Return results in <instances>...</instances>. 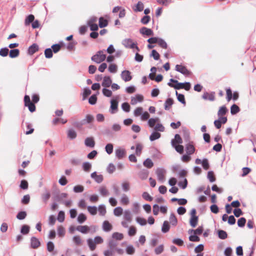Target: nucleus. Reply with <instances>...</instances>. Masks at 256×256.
<instances>
[{
  "instance_id": "obj_1",
  "label": "nucleus",
  "mask_w": 256,
  "mask_h": 256,
  "mask_svg": "<svg viewBox=\"0 0 256 256\" xmlns=\"http://www.w3.org/2000/svg\"><path fill=\"white\" fill-rule=\"evenodd\" d=\"M170 81L176 84H172L169 82L168 83V85L170 87L174 88L175 89L179 90L184 88L186 90H189L190 88V82L180 83L178 82L177 80L172 78L170 80Z\"/></svg>"
},
{
  "instance_id": "obj_2",
  "label": "nucleus",
  "mask_w": 256,
  "mask_h": 256,
  "mask_svg": "<svg viewBox=\"0 0 256 256\" xmlns=\"http://www.w3.org/2000/svg\"><path fill=\"white\" fill-rule=\"evenodd\" d=\"M24 106H27L29 110L31 112H33L36 110V106L34 105V103L32 102H31L30 97L26 95L24 97Z\"/></svg>"
},
{
  "instance_id": "obj_3",
  "label": "nucleus",
  "mask_w": 256,
  "mask_h": 256,
  "mask_svg": "<svg viewBox=\"0 0 256 256\" xmlns=\"http://www.w3.org/2000/svg\"><path fill=\"white\" fill-rule=\"evenodd\" d=\"M106 58V56L104 54L103 51L100 50L96 54L92 56V60L98 64L104 61Z\"/></svg>"
},
{
  "instance_id": "obj_4",
  "label": "nucleus",
  "mask_w": 256,
  "mask_h": 256,
  "mask_svg": "<svg viewBox=\"0 0 256 256\" xmlns=\"http://www.w3.org/2000/svg\"><path fill=\"white\" fill-rule=\"evenodd\" d=\"M124 46L127 48H138L137 43L130 38H126L123 40Z\"/></svg>"
},
{
  "instance_id": "obj_5",
  "label": "nucleus",
  "mask_w": 256,
  "mask_h": 256,
  "mask_svg": "<svg viewBox=\"0 0 256 256\" xmlns=\"http://www.w3.org/2000/svg\"><path fill=\"white\" fill-rule=\"evenodd\" d=\"M156 172L158 180L161 182H164L165 180L166 170L164 168H158L156 169Z\"/></svg>"
},
{
  "instance_id": "obj_6",
  "label": "nucleus",
  "mask_w": 256,
  "mask_h": 256,
  "mask_svg": "<svg viewBox=\"0 0 256 256\" xmlns=\"http://www.w3.org/2000/svg\"><path fill=\"white\" fill-rule=\"evenodd\" d=\"M97 18L96 17L91 18L88 22V26L92 31H96L98 30V26L96 24Z\"/></svg>"
},
{
  "instance_id": "obj_7",
  "label": "nucleus",
  "mask_w": 256,
  "mask_h": 256,
  "mask_svg": "<svg viewBox=\"0 0 256 256\" xmlns=\"http://www.w3.org/2000/svg\"><path fill=\"white\" fill-rule=\"evenodd\" d=\"M176 70L186 76H188L190 74V72L182 65H176Z\"/></svg>"
},
{
  "instance_id": "obj_8",
  "label": "nucleus",
  "mask_w": 256,
  "mask_h": 256,
  "mask_svg": "<svg viewBox=\"0 0 256 256\" xmlns=\"http://www.w3.org/2000/svg\"><path fill=\"white\" fill-rule=\"evenodd\" d=\"M108 246L110 250H108L104 251V256H112L114 254V248L115 246L113 244L112 242H110L108 244Z\"/></svg>"
},
{
  "instance_id": "obj_9",
  "label": "nucleus",
  "mask_w": 256,
  "mask_h": 256,
  "mask_svg": "<svg viewBox=\"0 0 256 256\" xmlns=\"http://www.w3.org/2000/svg\"><path fill=\"white\" fill-rule=\"evenodd\" d=\"M121 76L122 79L125 82L130 81L132 78L130 72L126 70L122 72Z\"/></svg>"
},
{
  "instance_id": "obj_10",
  "label": "nucleus",
  "mask_w": 256,
  "mask_h": 256,
  "mask_svg": "<svg viewBox=\"0 0 256 256\" xmlns=\"http://www.w3.org/2000/svg\"><path fill=\"white\" fill-rule=\"evenodd\" d=\"M215 93L212 92L208 93L207 92H204L202 95V98L205 100H209L210 101H214L215 99Z\"/></svg>"
},
{
  "instance_id": "obj_11",
  "label": "nucleus",
  "mask_w": 256,
  "mask_h": 256,
  "mask_svg": "<svg viewBox=\"0 0 256 256\" xmlns=\"http://www.w3.org/2000/svg\"><path fill=\"white\" fill-rule=\"evenodd\" d=\"M144 100V96L142 95L136 94L135 97H132L130 100V104L132 105H134L137 104L138 102H141Z\"/></svg>"
},
{
  "instance_id": "obj_12",
  "label": "nucleus",
  "mask_w": 256,
  "mask_h": 256,
  "mask_svg": "<svg viewBox=\"0 0 256 256\" xmlns=\"http://www.w3.org/2000/svg\"><path fill=\"white\" fill-rule=\"evenodd\" d=\"M126 152L124 149L118 148L116 150V155L118 159H121L125 156Z\"/></svg>"
},
{
  "instance_id": "obj_13",
  "label": "nucleus",
  "mask_w": 256,
  "mask_h": 256,
  "mask_svg": "<svg viewBox=\"0 0 256 256\" xmlns=\"http://www.w3.org/2000/svg\"><path fill=\"white\" fill-rule=\"evenodd\" d=\"M112 228V226L110 224L108 221L105 220L102 224V229L105 232H110Z\"/></svg>"
},
{
  "instance_id": "obj_14",
  "label": "nucleus",
  "mask_w": 256,
  "mask_h": 256,
  "mask_svg": "<svg viewBox=\"0 0 256 256\" xmlns=\"http://www.w3.org/2000/svg\"><path fill=\"white\" fill-rule=\"evenodd\" d=\"M110 103H111V105H110L111 113L114 114L118 110V102L117 100H112L110 102Z\"/></svg>"
},
{
  "instance_id": "obj_15",
  "label": "nucleus",
  "mask_w": 256,
  "mask_h": 256,
  "mask_svg": "<svg viewBox=\"0 0 256 256\" xmlns=\"http://www.w3.org/2000/svg\"><path fill=\"white\" fill-rule=\"evenodd\" d=\"M112 84V80L110 76H108L104 77L102 82V86L108 88Z\"/></svg>"
},
{
  "instance_id": "obj_16",
  "label": "nucleus",
  "mask_w": 256,
  "mask_h": 256,
  "mask_svg": "<svg viewBox=\"0 0 256 256\" xmlns=\"http://www.w3.org/2000/svg\"><path fill=\"white\" fill-rule=\"evenodd\" d=\"M60 49H46L44 52V54L46 57L47 58H50L52 56V52L54 53L58 52Z\"/></svg>"
},
{
  "instance_id": "obj_17",
  "label": "nucleus",
  "mask_w": 256,
  "mask_h": 256,
  "mask_svg": "<svg viewBox=\"0 0 256 256\" xmlns=\"http://www.w3.org/2000/svg\"><path fill=\"white\" fill-rule=\"evenodd\" d=\"M76 230L82 234H86L90 231V228L88 226H80L76 228Z\"/></svg>"
},
{
  "instance_id": "obj_18",
  "label": "nucleus",
  "mask_w": 256,
  "mask_h": 256,
  "mask_svg": "<svg viewBox=\"0 0 256 256\" xmlns=\"http://www.w3.org/2000/svg\"><path fill=\"white\" fill-rule=\"evenodd\" d=\"M85 144L87 146H89V147H90V148H94V145H95V142H94V138L92 137H90V138H87L86 140H85Z\"/></svg>"
},
{
  "instance_id": "obj_19",
  "label": "nucleus",
  "mask_w": 256,
  "mask_h": 256,
  "mask_svg": "<svg viewBox=\"0 0 256 256\" xmlns=\"http://www.w3.org/2000/svg\"><path fill=\"white\" fill-rule=\"evenodd\" d=\"M182 139L178 134H176L174 136V139L172 141V146L176 145L177 144H182Z\"/></svg>"
},
{
  "instance_id": "obj_20",
  "label": "nucleus",
  "mask_w": 256,
  "mask_h": 256,
  "mask_svg": "<svg viewBox=\"0 0 256 256\" xmlns=\"http://www.w3.org/2000/svg\"><path fill=\"white\" fill-rule=\"evenodd\" d=\"M40 245V242L38 239L35 237H32L31 238V246L34 248H38Z\"/></svg>"
},
{
  "instance_id": "obj_21",
  "label": "nucleus",
  "mask_w": 256,
  "mask_h": 256,
  "mask_svg": "<svg viewBox=\"0 0 256 256\" xmlns=\"http://www.w3.org/2000/svg\"><path fill=\"white\" fill-rule=\"evenodd\" d=\"M91 177L94 178L96 182L100 183L103 180L102 175H98L96 172H94L91 174Z\"/></svg>"
},
{
  "instance_id": "obj_22",
  "label": "nucleus",
  "mask_w": 256,
  "mask_h": 256,
  "mask_svg": "<svg viewBox=\"0 0 256 256\" xmlns=\"http://www.w3.org/2000/svg\"><path fill=\"white\" fill-rule=\"evenodd\" d=\"M198 216H191L190 223L192 228H195L198 224Z\"/></svg>"
},
{
  "instance_id": "obj_23",
  "label": "nucleus",
  "mask_w": 256,
  "mask_h": 256,
  "mask_svg": "<svg viewBox=\"0 0 256 256\" xmlns=\"http://www.w3.org/2000/svg\"><path fill=\"white\" fill-rule=\"evenodd\" d=\"M87 243L90 250L94 251L96 248V244L92 238L87 240Z\"/></svg>"
},
{
  "instance_id": "obj_24",
  "label": "nucleus",
  "mask_w": 256,
  "mask_h": 256,
  "mask_svg": "<svg viewBox=\"0 0 256 256\" xmlns=\"http://www.w3.org/2000/svg\"><path fill=\"white\" fill-rule=\"evenodd\" d=\"M228 112V109L225 106H223L220 108V109L218 112V117L224 116Z\"/></svg>"
},
{
  "instance_id": "obj_25",
  "label": "nucleus",
  "mask_w": 256,
  "mask_h": 256,
  "mask_svg": "<svg viewBox=\"0 0 256 256\" xmlns=\"http://www.w3.org/2000/svg\"><path fill=\"white\" fill-rule=\"evenodd\" d=\"M186 153L190 155L194 152L195 148L192 144H189L186 146Z\"/></svg>"
},
{
  "instance_id": "obj_26",
  "label": "nucleus",
  "mask_w": 256,
  "mask_h": 256,
  "mask_svg": "<svg viewBox=\"0 0 256 256\" xmlns=\"http://www.w3.org/2000/svg\"><path fill=\"white\" fill-rule=\"evenodd\" d=\"M144 166L148 168H150L154 166V163L150 158H146L143 162Z\"/></svg>"
},
{
  "instance_id": "obj_27",
  "label": "nucleus",
  "mask_w": 256,
  "mask_h": 256,
  "mask_svg": "<svg viewBox=\"0 0 256 256\" xmlns=\"http://www.w3.org/2000/svg\"><path fill=\"white\" fill-rule=\"evenodd\" d=\"M34 20V16L33 14L28 15L25 20L24 24L26 26H28L32 22H33Z\"/></svg>"
},
{
  "instance_id": "obj_28",
  "label": "nucleus",
  "mask_w": 256,
  "mask_h": 256,
  "mask_svg": "<svg viewBox=\"0 0 256 256\" xmlns=\"http://www.w3.org/2000/svg\"><path fill=\"white\" fill-rule=\"evenodd\" d=\"M159 121H160V119L158 118H151L149 119L148 124L150 128H153L154 126V125L156 124L159 122Z\"/></svg>"
},
{
  "instance_id": "obj_29",
  "label": "nucleus",
  "mask_w": 256,
  "mask_h": 256,
  "mask_svg": "<svg viewBox=\"0 0 256 256\" xmlns=\"http://www.w3.org/2000/svg\"><path fill=\"white\" fill-rule=\"evenodd\" d=\"M140 32L142 34L148 36H152L153 34L152 30L146 28H142L140 30Z\"/></svg>"
},
{
  "instance_id": "obj_30",
  "label": "nucleus",
  "mask_w": 256,
  "mask_h": 256,
  "mask_svg": "<svg viewBox=\"0 0 256 256\" xmlns=\"http://www.w3.org/2000/svg\"><path fill=\"white\" fill-rule=\"evenodd\" d=\"M67 122V120L64 119L62 118H54L52 120V124L54 125H56L59 123H62L64 124Z\"/></svg>"
},
{
  "instance_id": "obj_31",
  "label": "nucleus",
  "mask_w": 256,
  "mask_h": 256,
  "mask_svg": "<svg viewBox=\"0 0 256 256\" xmlns=\"http://www.w3.org/2000/svg\"><path fill=\"white\" fill-rule=\"evenodd\" d=\"M173 102H174V101H173L172 99L170 98H168L166 100L165 104H164L165 110H168L170 108V106L173 104Z\"/></svg>"
},
{
  "instance_id": "obj_32",
  "label": "nucleus",
  "mask_w": 256,
  "mask_h": 256,
  "mask_svg": "<svg viewBox=\"0 0 256 256\" xmlns=\"http://www.w3.org/2000/svg\"><path fill=\"white\" fill-rule=\"evenodd\" d=\"M76 132L72 129H70L68 131V136L70 139H74L76 137Z\"/></svg>"
},
{
  "instance_id": "obj_33",
  "label": "nucleus",
  "mask_w": 256,
  "mask_h": 256,
  "mask_svg": "<svg viewBox=\"0 0 256 256\" xmlns=\"http://www.w3.org/2000/svg\"><path fill=\"white\" fill-rule=\"evenodd\" d=\"M73 242L76 246L82 244V240L80 236H75L73 237Z\"/></svg>"
},
{
  "instance_id": "obj_34",
  "label": "nucleus",
  "mask_w": 256,
  "mask_h": 256,
  "mask_svg": "<svg viewBox=\"0 0 256 256\" xmlns=\"http://www.w3.org/2000/svg\"><path fill=\"white\" fill-rule=\"evenodd\" d=\"M124 220L128 222H130L132 220V216L130 212L128 210H126L124 212Z\"/></svg>"
},
{
  "instance_id": "obj_35",
  "label": "nucleus",
  "mask_w": 256,
  "mask_h": 256,
  "mask_svg": "<svg viewBox=\"0 0 256 256\" xmlns=\"http://www.w3.org/2000/svg\"><path fill=\"white\" fill-rule=\"evenodd\" d=\"M108 22L106 20H105L102 17H100L99 18V26L100 28H104L108 26Z\"/></svg>"
},
{
  "instance_id": "obj_36",
  "label": "nucleus",
  "mask_w": 256,
  "mask_h": 256,
  "mask_svg": "<svg viewBox=\"0 0 256 256\" xmlns=\"http://www.w3.org/2000/svg\"><path fill=\"white\" fill-rule=\"evenodd\" d=\"M170 228V226L169 225L168 222V221H164V222L162 230L163 232L166 233L169 231Z\"/></svg>"
},
{
  "instance_id": "obj_37",
  "label": "nucleus",
  "mask_w": 256,
  "mask_h": 256,
  "mask_svg": "<svg viewBox=\"0 0 256 256\" xmlns=\"http://www.w3.org/2000/svg\"><path fill=\"white\" fill-rule=\"evenodd\" d=\"M88 212L92 214V215H96L98 212V209L96 206H88L87 208Z\"/></svg>"
},
{
  "instance_id": "obj_38",
  "label": "nucleus",
  "mask_w": 256,
  "mask_h": 256,
  "mask_svg": "<svg viewBox=\"0 0 256 256\" xmlns=\"http://www.w3.org/2000/svg\"><path fill=\"white\" fill-rule=\"evenodd\" d=\"M155 46L161 47L162 48H166L167 44L164 40L158 39L156 44Z\"/></svg>"
},
{
  "instance_id": "obj_39",
  "label": "nucleus",
  "mask_w": 256,
  "mask_h": 256,
  "mask_svg": "<svg viewBox=\"0 0 256 256\" xmlns=\"http://www.w3.org/2000/svg\"><path fill=\"white\" fill-rule=\"evenodd\" d=\"M161 136L160 134L158 132H153L150 136V139L151 141H154L156 140L159 138Z\"/></svg>"
},
{
  "instance_id": "obj_40",
  "label": "nucleus",
  "mask_w": 256,
  "mask_h": 256,
  "mask_svg": "<svg viewBox=\"0 0 256 256\" xmlns=\"http://www.w3.org/2000/svg\"><path fill=\"white\" fill-rule=\"evenodd\" d=\"M240 109L239 107L235 104L232 105L230 108V112L232 114H237L240 112Z\"/></svg>"
},
{
  "instance_id": "obj_41",
  "label": "nucleus",
  "mask_w": 256,
  "mask_h": 256,
  "mask_svg": "<svg viewBox=\"0 0 256 256\" xmlns=\"http://www.w3.org/2000/svg\"><path fill=\"white\" fill-rule=\"evenodd\" d=\"M94 120V116L91 114H87L86 116V118L83 120V122L85 124V122L88 124H90Z\"/></svg>"
},
{
  "instance_id": "obj_42",
  "label": "nucleus",
  "mask_w": 256,
  "mask_h": 256,
  "mask_svg": "<svg viewBox=\"0 0 256 256\" xmlns=\"http://www.w3.org/2000/svg\"><path fill=\"white\" fill-rule=\"evenodd\" d=\"M112 237L113 238L116 239V240H120L123 239L124 236L122 234L115 232L113 233Z\"/></svg>"
},
{
  "instance_id": "obj_43",
  "label": "nucleus",
  "mask_w": 256,
  "mask_h": 256,
  "mask_svg": "<svg viewBox=\"0 0 256 256\" xmlns=\"http://www.w3.org/2000/svg\"><path fill=\"white\" fill-rule=\"evenodd\" d=\"M99 192L100 194L102 196H107L108 195L109 192L108 190L106 189V188L105 186H101L99 189Z\"/></svg>"
},
{
  "instance_id": "obj_44",
  "label": "nucleus",
  "mask_w": 256,
  "mask_h": 256,
  "mask_svg": "<svg viewBox=\"0 0 256 256\" xmlns=\"http://www.w3.org/2000/svg\"><path fill=\"white\" fill-rule=\"evenodd\" d=\"M98 211L99 212V214L102 216H104L106 212V208L103 205H100L98 206Z\"/></svg>"
},
{
  "instance_id": "obj_45",
  "label": "nucleus",
  "mask_w": 256,
  "mask_h": 256,
  "mask_svg": "<svg viewBox=\"0 0 256 256\" xmlns=\"http://www.w3.org/2000/svg\"><path fill=\"white\" fill-rule=\"evenodd\" d=\"M170 224L173 226H176L178 223L177 218L174 214H172L170 216Z\"/></svg>"
},
{
  "instance_id": "obj_46",
  "label": "nucleus",
  "mask_w": 256,
  "mask_h": 256,
  "mask_svg": "<svg viewBox=\"0 0 256 256\" xmlns=\"http://www.w3.org/2000/svg\"><path fill=\"white\" fill-rule=\"evenodd\" d=\"M123 210L121 207H116L114 210V214L116 216H118L122 214Z\"/></svg>"
},
{
  "instance_id": "obj_47",
  "label": "nucleus",
  "mask_w": 256,
  "mask_h": 256,
  "mask_svg": "<svg viewBox=\"0 0 256 256\" xmlns=\"http://www.w3.org/2000/svg\"><path fill=\"white\" fill-rule=\"evenodd\" d=\"M120 202L123 205H128L129 204L128 198L125 194H124L120 199Z\"/></svg>"
},
{
  "instance_id": "obj_48",
  "label": "nucleus",
  "mask_w": 256,
  "mask_h": 256,
  "mask_svg": "<svg viewBox=\"0 0 256 256\" xmlns=\"http://www.w3.org/2000/svg\"><path fill=\"white\" fill-rule=\"evenodd\" d=\"M144 4L141 2H138L134 9L135 12H142L144 10Z\"/></svg>"
},
{
  "instance_id": "obj_49",
  "label": "nucleus",
  "mask_w": 256,
  "mask_h": 256,
  "mask_svg": "<svg viewBox=\"0 0 256 256\" xmlns=\"http://www.w3.org/2000/svg\"><path fill=\"white\" fill-rule=\"evenodd\" d=\"M208 178L211 182L216 180V177L213 172L210 171L208 172Z\"/></svg>"
},
{
  "instance_id": "obj_50",
  "label": "nucleus",
  "mask_w": 256,
  "mask_h": 256,
  "mask_svg": "<svg viewBox=\"0 0 256 256\" xmlns=\"http://www.w3.org/2000/svg\"><path fill=\"white\" fill-rule=\"evenodd\" d=\"M86 220V216L84 214H80L78 217V221L79 223L82 224Z\"/></svg>"
},
{
  "instance_id": "obj_51",
  "label": "nucleus",
  "mask_w": 256,
  "mask_h": 256,
  "mask_svg": "<svg viewBox=\"0 0 256 256\" xmlns=\"http://www.w3.org/2000/svg\"><path fill=\"white\" fill-rule=\"evenodd\" d=\"M118 70L117 66L116 64H112L108 66V70L110 72L115 73Z\"/></svg>"
},
{
  "instance_id": "obj_52",
  "label": "nucleus",
  "mask_w": 256,
  "mask_h": 256,
  "mask_svg": "<svg viewBox=\"0 0 256 256\" xmlns=\"http://www.w3.org/2000/svg\"><path fill=\"white\" fill-rule=\"evenodd\" d=\"M218 237L222 240L226 239L228 237L227 233L223 230H218Z\"/></svg>"
},
{
  "instance_id": "obj_53",
  "label": "nucleus",
  "mask_w": 256,
  "mask_h": 256,
  "mask_svg": "<svg viewBox=\"0 0 256 256\" xmlns=\"http://www.w3.org/2000/svg\"><path fill=\"white\" fill-rule=\"evenodd\" d=\"M19 54V51L18 49H12L10 52V56L11 58H15Z\"/></svg>"
},
{
  "instance_id": "obj_54",
  "label": "nucleus",
  "mask_w": 256,
  "mask_h": 256,
  "mask_svg": "<svg viewBox=\"0 0 256 256\" xmlns=\"http://www.w3.org/2000/svg\"><path fill=\"white\" fill-rule=\"evenodd\" d=\"M58 236L60 237H62L64 236L65 234V230L62 226H60L58 227Z\"/></svg>"
},
{
  "instance_id": "obj_55",
  "label": "nucleus",
  "mask_w": 256,
  "mask_h": 256,
  "mask_svg": "<svg viewBox=\"0 0 256 256\" xmlns=\"http://www.w3.org/2000/svg\"><path fill=\"white\" fill-rule=\"evenodd\" d=\"M122 186L123 190L125 192H128L130 189V184L129 182H122Z\"/></svg>"
},
{
  "instance_id": "obj_56",
  "label": "nucleus",
  "mask_w": 256,
  "mask_h": 256,
  "mask_svg": "<svg viewBox=\"0 0 256 256\" xmlns=\"http://www.w3.org/2000/svg\"><path fill=\"white\" fill-rule=\"evenodd\" d=\"M65 218L64 212L63 211H60L58 214V220L62 222H63Z\"/></svg>"
},
{
  "instance_id": "obj_57",
  "label": "nucleus",
  "mask_w": 256,
  "mask_h": 256,
  "mask_svg": "<svg viewBox=\"0 0 256 256\" xmlns=\"http://www.w3.org/2000/svg\"><path fill=\"white\" fill-rule=\"evenodd\" d=\"M66 44L62 42H60L58 44H53L51 48H64Z\"/></svg>"
},
{
  "instance_id": "obj_58",
  "label": "nucleus",
  "mask_w": 256,
  "mask_h": 256,
  "mask_svg": "<svg viewBox=\"0 0 256 256\" xmlns=\"http://www.w3.org/2000/svg\"><path fill=\"white\" fill-rule=\"evenodd\" d=\"M136 154L138 156H140L142 153V145L140 144H136Z\"/></svg>"
},
{
  "instance_id": "obj_59",
  "label": "nucleus",
  "mask_w": 256,
  "mask_h": 256,
  "mask_svg": "<svg viewBox=\"0 0 256 256\" xmlns=\"http://www.w3.org/2000/svg\"><path fill=\"white\" fill-rule=\"evenodd\" d=\"M106 150L108 154H111L113 152V145L112 144H106Z\"/></svg>"
},
{
  "instance_id": "obj_60",
  "label": "nucleus",
  "mask_w": 256,
  "mask_h": 256,
  "mask_svg": "<svg viewBox=\"0 0 256 256\" xmlns=\"http://www.w3.org/2000/svg\"><path fill=\"white\" fill-rule=\"evenodd\" d=\"M126 252L128 254H132L135 252V249L132 246H128L126 248Z\"/></svg>"
},
{
  "instance_id": "obj_61",
  "label": "nucleus",
  "mask_w": 256,
  "mask_h": 256,
  "mask_svg": "<svg viewBox=\"0 0 256 256\" xmlns=\"http://www.w3.org/2000/svg\"><path fill=\"white\" fill-rule=\"evenodd\" d=\"M154 130L162 132L164 130V127L162 125V124H160L158 122L154 127Z\"/></svg>"
},
{
  "instance_id": "obj_62",
  "label": "nucleus",
  "mask_w": 256,
  "mask_h": 256,
  "mask_svg": "<svg viewBox=\"0 0 256 256\" xmlns=\"http://www.w3.org/2000/svg\"><path fill=\"white\" fill-rule=\"evenodd\" d=\"M142 198L146 200L151 202L152 200V198L147 192H143L142 194Z\"/></svg>"
},
{
  "instance_id": "obj_63",
  "label": "nucleus",
  "mask_w": 256,
  "mask_h": 256,
  "mask_svg": "<svg viewBox=\"0 0 256 256\" xmlns=\"http://www.w3.org/2000/svg\"><path fill=\"white\" fill-rule=\"evenodd\" d=\"M84 124V123L83 122V121L75 122H73L72 126L80 130L82 128V126Z\"/></svg>"
},
{
  "instance_id": "obj_64",
  "label": "nucleus",
  "mask_w": 256,
  "mask_h": 256,
  "mask_svg": "<svg viewBox=\"0 0 256 256\" xmlns=\"http://www.w3.org/2000/svg\"><path fill=\"white\" fill-rule=\"evenodd\" d=\"M143 112V108L142 107L137 108L134 111V115L136 116H140Z\"/></svg>"
}]
</instances>
